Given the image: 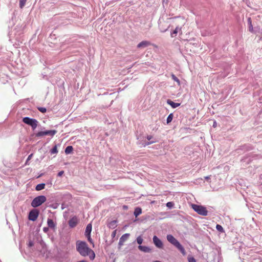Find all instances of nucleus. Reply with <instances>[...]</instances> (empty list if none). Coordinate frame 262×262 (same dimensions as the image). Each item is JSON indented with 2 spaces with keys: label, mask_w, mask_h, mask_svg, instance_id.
Here are the masks:
<instances>
[{
  "label": "nucleus",
  "mask_w": 262,
  "mask_h": 262,
  "mask_svg": "<svg viewBox=\"0 0 262 262\" xmlns=\"http://www.w3.org/2000/svg\"><path fill=\"white\" fill-rule=\"evenodd\" d=\"M76 249L81 256L84 257L89 256L91 260L94 259L95 254L91 249L89 248L85 242L81 241L77 242Z\"/></svg>",
  "instance_id": "f257e3e1"
},
{
  "label": "nucleus",
  "mask_w": 262,
  "mask_h": 262,
  "mask_svg": "<svg viewBox=\"0 0 262 262\" xmlns=\"http://www.w3.org/2000/svg\"><path fill=\"white\" fill-rule=\"evenodd\" d=\"M167 241L177 247L184 255L186 254L185 250L184 247L180 244L178 241L172 235L168 234L167 235Z\"/></svg>",
  "instance_id": "f03ea898"
},
{
  "label": "nucleus",
  "mask_w": 262,
  "mask_h": 262,
  "mask_svg": "<svg viewBox=\"0 0 262 262\" xmlns=\"http://www.w3.org/2000/svg\"><path fill=\"white\" fill-rule=\"evenodd\" d=\"M191 208L200 215L206 216L208 214V211L204 206L196 204H192Z\"/></svg>",
  "instance_id": "7ed1b4c3"
},
{
  "label": "nucleus",
  "mask_w": 262,
  "mask_h": 262,
  "mask_svg": "<svg viewBox=\"0 0 262 262\" xmlns=\"http://www.w3.org/2000/svg\"><path fill=\"white\" fill-rule=\"evenodd\" d=\"M47 200L46 197L44 195H39L35 198L31 202V206L33 207H37L40 206Z\"/></svg>",
  "instance_id": "20e7f679"
},
{
  "label": "nucleus",
  "mask_w": 262,
  "mask_h": 262,
  "mask_svg": "<svg viewBox=\"0 0 262 262\" xmlns=\"http://www.w3.org/2000/svg\"><path fill=\"white\" fill-rule=\"evenodd\" d=\"M23 121L25 124L30 125L33 130L37 127L38 125V121L36 119L27 117H24L23 119Z\"/></svg>",
  "instance_id": "39448f33"
},
{
  "label": "nucleus",
  "mask_w": 262,
  "mask_h": 262,
  "mask_svg": "<svg viewBox=\"0 0 262 262\" xmlns=\"http://www.w3.org/2000/svg\"><path fill=\"white\" fill-rule=\"evenodd\" d=\"M39 210L36 209H32L31 210L29 213L28 219L29 220L32 221H35L38 215H39Z\"/></svg>",
  "instance_id": "423d86ee"
},
{
  "label": "nucleus",
  "mask_w": 262,
  "mask_h": 262,
  "mask_svg": "<svg viewBox=\"0 0 262 262\" xmlns=\"http://www.w3.org/2000/svg\"><path fill=\"white\" fill-rule=\"evenodd\" d=\"M153 242L155 246L159 248H162L163 247L162 241L156 235L153 237Z\"/></svg>",
  "instance_id": "0eeeda50"
},
{
  "label": "nucleus",
  "mask_w": 262,
  "mask_h": 262,
  "mask_svg": "<svg viewBox=\"0 0 262 262\" xmlns=\"http://www.w3.org/2000/svg\"><path fill=\"white\" fill-rule=\"evenodd\" d=\"M77 223H78V219H77V217L74 216L69 220V225L70 227L74 228L77 225Z\"/></svg>",
  "instance_id": "6e6552de"
},
{
  "label": "nucleus",
  "mask_w": 262,
  "mask_h": 262,
  "mask_svg": "<svg viewBox=\"0 0 262 262\" xmlns=\"http://www.w3.org/2000/svg\"><path fill=\"white\" fill-rule=\"evenodd\" d=\"M129 236V233H125L122 235V236L120 237L119 245L120 246H122L124 244V243L128 239V237Z\"/></svg>",
  "instance_id": "1a4fd4ad"
},
{
  "label": "nucleus",
  "mask_w": 262,
  "mask_h": 262,
  "mask_svg": "<svg viewBox=\"0 0 262 262\" xmlns=\"http://www.w3.org/2000/svg\"><path fill=\"white\" fill-rule=\"evenodd\" d=\"M150 45V42L148 41L144 40L140 42L137 45L138 48H145L146 47H147L148 46Z\"/></svg>",
  "instance_id": "9d476101"
},
{
  "label": "nucleus",
  "mask_w": 262,
  "mask_h": 262,
  "mask_svg": "<svg viewBox=\"0 0 262 262\" xmlns=\"http://www.w3.org/2000/svg\"><path fill=\"white\" fill-rule=\"evenodd\" d=\"M47 224L49 228L53 229L54 230L56 228V223L53 221V220L48 219L47 220Z\"/></svg>",
  "instance_id": "9b49d317"
},
{
  "label": "nucleus",
  "mask_w": 262,
  "mask_h": 262,
  "mask_svg": "<svg viewBox=\"0 0 262 262\" xmlns=\"http://www.w3.org/2000/svg\"><path fill=\"white\" fill-rule=\"evenodd\" d=\"M138 249L140 250H141L143 252H150L151 251V249L146 246H143L139 245L138 246Z\"/></svg>",
  "instance_id": "f8f14e48"
},
{
  "label": "nucleus",
  "mask_w": 262,
  "mask_h": 262,
  "mask_svg": "<svg viewBox=\"0 0 262 262\" xmlns=\"http://www.w3.org/2000/svg\"><path fill=\"white\" fill-rule=\"evenodd\" d=\"M167 103L169 104L172 108H174L180 105V103H175L170 100H168L167 101Z\"/></svg>",
  "instance_id": "ddd939ff"
},
{
  "label": "nucleus",
  "mask_w": 262,
  "mask_h": 262,
  "mask_svg": "<svg viewBox=\"0 0 262 262\" xmlns=\"http://www.w3.org/2000/svg\"><path fill=\"white\" fill-rule=\"evenodd\" d=\"M117 221L116 220H113V221H111L108 224V227L110 228H112V229H115L116 226H117Z\"/></svg>",
  "instance_id": "4468645a"
},
{
  "label": "nucleus",
  "mask_w": 262,
  "mask_h": 262,
  "mask_svg": "<svg viewBox=\"0 0 262 262\" xmlns=\"http://www.w3.org/2000/svg\"><path fill=\"white\" fill-rule=\"evenodd\" d=\"M44 132H45V136L50 135L51 136H53L54 135H55L56 134L57 131L56 130H50L44 131Z\"/></svg>",
  "instance_id": "2eb2a0df"
},
{
  "label": "nucleus",
  "mask_w": 262,
  "mask_h": 262,
  "mask_svg": "<svg viewBox=\"0 0 262 262\" xmlns=\"http://www.w3.org/2000/svg\"><path fill=\"white\" fill-rule=\"evenodd\" d=\"M92 226L91 224H89L85 229V234L86 235H89L92 231Z\"/></svg>",
  "instance_id": "dca6fc26"
},
{
  "label": "nucleus",
  "mask_w": 262,
  "mask_h": 262,
  "mask_svg": "<svg viewBox=\"0 0 262 262\" xmlns=\"http://www.w3.org/2000/svg\"><path fill=\"white\" fill-rule=\"evenodd\" d=\"M141 213H142V209H141V208H139V207H137V208H135L134 213V215L136 217H137L140 214H141Z\"/></svg>",
  "instance_id": "f3484780"
},
{
  "label": "nucleus",
  "mask_w": 262,
  "mask_h": 262,
  "mask_svg": "<svg viewBox=\"0 0 262 262\" xmlns=\"http://www.w3.org/2000/svg\"><path fill=\"white\" fill-rule=\"evenodd\" d=\"M45 184H44V183L39 184L36 185V186L35 187V189L37 191H40V190L43 189L45 188Z\"/></svg>",
  "instance_id": "a211bd4d"
},
{
  "label": "nucleus",
  "mask_w": 262,
  "mask_h": 262,
  "mask_svg": "<svg viewBox=\"0 0 262 262\" xmlns=\"http://www.w3.org/2000/svg\"><path fill=\"white\" fill-rule=\"evenodd\" d=\"M73 148L72 146H68L65 149V153L66 154H69L72 152Z\"/></svg>",
  "instance_id": "6ab92c4d"
},
{
  "label": "nucleus",
  "mask_w": 262,
  "mask_h": 262,
  "mask_svg": "<svg viewBox=\"0 0 262 262\" xmlns=\"http://www.w3.org/2000/svg\"><path fill=\"white\" fill-rule=\"evenodd\" d=\"M51 154H55L58 152L57 145H55L50 151Z\"/></svg>",
  "instance_id": "aec40b11"
},
{
  "label": "nucleus",
  "mask_w": 262,
  "mask_h": 262,
  "mask_svg": "<svg viewBox=\"0 0 262 262\" xmlns=\"http://www.w3.org/2000/svg\"><path fill=\"white\" fill-rule=\"evenodd\" d=\"M216 229H217V230H218L219 231H220L222 233L224 232V230L223 228L220 225H219V224L216 225Z\"/></svg>",
  "instance_id": "412c9836"
},
{
  "label": "nucleus",
  "mask_w": 262,
  "mask_h": 262,
  "mask_svg": "<svg viewBox=\"0 0 262 262\" xmlns=\"http://www.w3.org/2000/svg\"><path fill=\"white\" fill-rule=\"evenodd\" d=\"M173 114H170L168 115V117L167 118V120H166L167 124H168V123H169L170 122H171V121H172V120L173 119Z\"/></svg>",
  "instance_id": "4be33fe9"
},
{
  "label": "nucleus",
  "mask_w": 262,
  "mask_h": 262,
  "mask_svg": "<svg viewBox=\"0 0 262 262\" xmlns=\"http://www.w3.org/2000/svg\"><path fill=\"white\" fill-rule=\"evenodd\" d=\"M27 2V0H19V7L20 8H23Z\"/></svg>",
  "instance_id": "5701e85b"
},
{
  "label": "nucleus",
  "mask_w": 262,
  "mask_h": 262,
  "mask_svg": "<svg viewBox=\"0 0 262 262\" xmlns=\"http://www.w3.org/2000/svg\"><path fill=\"white\" fill-rule=\"evenodd\" d=\"M171 77H172V79L174 81H176L179 84H180V81L179 79L174 74L171 75Z\"/></svg>",
  "instance_id": "b1692460"
},
{
  "label": "nucleus",
  "mask_w": 262,
  "mask_h": 262,
  "mask_svg": "<svg viewBox=\"0 0 262 262\" xmlns=\"http://www.w3.org/2000/svg\"><path fill=\"white\" fill-rule=\"evenodd\" d=\"M137 242L139 245H141L142 243L143 238L141 236H139L137 238Z\"/></svg>",
  "instance_id": "393cba45"
},
{
  "label": "nucleus",
  "mask_w": 262,
  "mask_h": 262,
  "mask_svg": "<svg viewBox=\"0 0 262 262\" xmlns=\"http://www.w3.org/2000/svg\"><path fill=\"white\" fill-rule=\"evenodd\" d=\"M38 110L42 113H45L47 111V110L45 107H38Z\"/></svg>",
  "instance_id": "a878e982"
},
{
  "label": "nucleus",
  "mask_w": 262,
  "mask_h": 262,
  "mask_svg": "<svg viewBox=\"0 0 262 262\" xmlns=\"http://www.w3.org/2000/svg\"><path fill=\"white\" fill-rule=\"evenodd\" d=\"M33 154H30V155L28 156V158H27V161H26V162L25 165H29V164H28V162H29V160H30L31 159V158H32V157H33Z\"/></svg>",
  "instance_id": "bb28decb"
},
{
  "label": "nucleus",
  "mask_w": 262,
  "mask_h": 262,
  "mask_svg": "<svg viewBox=\"0 0 262 262\" xmlns=\"http://www.w3.org/2000/svg\"><path fill=\"white\" fill-rule=\"evenodd\" d=\"M179 30V28L178 27H176L174 30L173 31V32L171 33V35L172 37H173V34H175L176 35L178 33V30Z\"/></svg>",
  "instance_id": "cd10ccee"
},
{
  "label": "nucleus",
  "mask_w": 262,
  "mask_h": 262,
  "mask_svg": "<svg viewBox=\"0 0 262 262\" xmlns=\"http://www.w3.org/2000/svg\"><path fill=\"white\" fill-rule=\"evenodd\" d=\"M45 136V132L43 131L39 132L38 133H37L36 134L37 137H41V136Z\"/></svg>",
  "instance_id": "c85d7f7f"
},
{
  "label": "nucleus",
  "mask_w": 262,
  "mask_h": 262,
  "mask_svg": "<svg viewBox=\"0 0 262 262\" xmlns=\"http://www.w3.org/2000/svg\"><path fill=\"white\" fill-rule=\"evenodd\" d=\"M166 206L168 208H171L173 206V203L171 202H169L166 204Z\"/></svg>",
  "instance_id": "c756f323"
},
{
  "label": "nucleus",
  "mask_w": 262,
  "mask_h": 262,
  "mask_svg": "<svg viewBox=\"0 0 262 262\" xmlns=\"http://www.w3.org/2000/svg\"><path fill=\"white\" fill-rule=\"evenodd\" d=\"M249 21H250V26L249 27V31L251 32L253 31V27L251 25V21H250V18H249Z\"/></svg>",
  "instance_id": "7c9ffc66"
},
{
  "label": "nucleus",
  "mask_w": 262,
  "mask_h": 262,
  "mask_svg": "<svg viewBox=\"0 0 262 262\" xmlns=\"http://www.w3.org/2000/svg\"><path fill=\"white\" fill-rule=\"evenodd\" d=\"M116 233H117V230H114V231L112 232V237H113V238H114V237H115V236H116Z\"/></svg>",
  "instance_id": "2f4dec72"
},
{
  "label": "nucleus",
  "mask_w": 262,
  "mask_h": 262,
  "mask_svg": "<svg viewBox=\"0 0 262 262\" xmlns=\"http://www.w3.org/2000/svg\"><path fill=\"white\" fill-rule=\"evenodd\" d=\"M49 227H43V231L45 233H47L49 231Z\"/></svg>",
  "instance_id": "473e14b6"
},
{
  "label": "nucleus",
  "mask_w": 262,
  "mask_h": 262,
  "mask_svg": "<svg viewBox=\"0 0 262 262\" xmlns=\"http://www.w3.org/2000/svg\"><path fill=\"white\" fill-rule=\"evenodd\" d=\"M189 262H196L195 261V260L194 258L192 257V258H190L189 259Z\"/></svg>",
  "instance_id": "72a5a7b5"
},
{
  "label": "nucleus",
  "mask_w": 262,
  "mask_h": 262,
  "mask_svg": "<svg viewBox=\"0 0 262 262\" xmlns=\"http://www.w3.org/2000/svg\"><path fill=\"white\" fill-rule=\"evenodd\" d=\"M63 173H64L63 171H60V172H58V176L59 177H61L63 174Z\"/></svg>",
  "instance_id": "f704fd0d"
},
{
  "label": "nucleus",
  "mask_w": 262,
  "mask_h": 262,
  "mask_svg": "<svg viewBox=\"0 0 262 262\" xmlns=\"http://www.w3.org/2000/svg\"><path fill=\"white\" fill-rule=\"evenodd\" d=\"M152 138V136H151V135H148L147 136V139L148 140H151V139Z\"/></svg>",
  "instance_id": "c9c22d12"
},
{
  "label": "nucleus",
  "mask_w": 262,
  "mask_h": 262,
  "mask_svg": "<svg viewBox=\"0 0 262 262\" xmlns=\"http://www.w3.org/2000/svg\"><path fill=\"white\" fill-rule=\"evenodd\" d=\"M29 247H32L33 245V243L32 242L30 241L28 244Z\"/></svg>",
  "instance_id": "e433bc0d"
},
{
  "label": "nucleus",
  "mask_w": 262,
  "mask_h": 262,
  "mask_svg": "<svg viewBox=\"0 0 262 262\" xmlns=\"http://www.w3.org/2000/svg\"><path fill=\"white\" fill-rule=\"evenodd\" d=\"M88 236H89V237H88V240H89V241L90 242H91V243H92V239H91V237H90V234L89 235H88Z\"/></svg>",
  "instance_id": "4c0bfd02"
},
{
  "label": "nucleus",
  "mask_w": 262,
  "mask_h": 262,
  "mask_svg": "<svg viewBox=\"0 0 262 262\" xmlns=\"http://www.w3.org/2000/svg\"><path fill=\"white\" fill-rule=\"evenodd\" d=\"M210 176H206V177H205V179L206 180H209V179H210Z\"/></svg>",
  "instance_id": "58836bf2"
},
{
  "label": "nucleus",
  "mask_w": 262,
  "mask_h": 262,
  "mask_svg": "<svg viewBox=\"0 0 262 262\" xmlns=\"http://www.w3.org/2000/svg\"><path fill=\"white\" fill-rule=\"evenodd\" d=\"M216 122H214V123H213V126L214 127H216Z\"/></svg>",
  "instance_id": "ea45409f"
},
{
  "label": "nucleus",
  "mask_w": 262,
  "mask_h": 262,
  "mask_svg": "<svg viewBox=\"0 0 262 262\" xmlns=\"http://www.w3.org/2000/svg\"><path fill=\"white\" fill-rule=\"evenodd\" d=\"M154 143V141H152V142H150V143H148V144H151V143Z\"/></svg>",
  "instance_id": "a19ab883"
},
{
  "label": "nucleus",
  "mask_w": 262,
  "mask_h": 262,
  "mask_svg": "<svg viewBox=\"0 0 262 262\" xmlns=\"http://www.w3.org/2000/svg\"><path fill=\"white\" fill-rule=\"evenodd\" d=\"M259 262H261V260L260 259H259Z\"/></svg>",
  "instance_id": "79ce46f5"
}]
</instances>
